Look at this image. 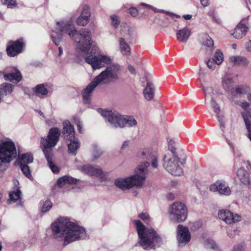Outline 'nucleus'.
Here are the masks:
<instances>
[{"mask_svg":"<svg viewBox=\"0 0 251 251\" xmlns=\"http://www.w3.org/2000/svg\"><path fill=\"white\" fill-rule=\"evenodd\" d=\"M201 5L203 7H206L209 6L210 1L209 0H200Z\"/></svg>","mask_w":251,"mask_h":251,"instance_id":"obj_59","label":"nucleus"},{"mask_svg":"<svg viewBox=\"0 0 251 251\" xmlns=\"http://www.w3.org/2000/svg\"><path fill=\"white\" fill-rule=\"evenodd\" d=\"M176 239L179 247H182L187 244L191 240V234L188 227L178 225L176 229Z\"/></svg>","mask_w":251,"mask_h":251,"instance_id":"obj_12","label":"nucleus"},{"mask_svg":"<svg viewBox=\"0 0 251 251\" xmlns=\"http://www.w3.org/2000/svg\"><path fill=\"white\" fill-rule=\"evenodd\" d=\"M223 86L226 90H230L233 86V81L229 77H225L223 80Z\"/></svg>","mask_w":251,"mask_h":251,"instance_id":"obj_43","label":"nucleus"},{"mask_svg":"<svg viewBox=\"0 0 251 251\" xmlns=\"http://www.w3.org/2000/svg\"><path fill=\"white\" fill-rule=\"evenodd\" d=\"M115 185L118 188L123 189H128L130 188L128 177L118 178L115 180Z\"/></svg>","mask_w":251,"mask_h":251,"instance_id":"obj_29","label":"nucleus"},{"mask_svg":"<svg viewBox=\"0 0 251 251\" xmlns=\"http://www.w3.org/2000/svg\"><path fill=\"white\" fill-rule=\"evenodd\" d=\"M91 16L90 8L87 5H84L82 8L79 16L76 19V24L82 26L86 25L89 22Z\"/></svg>","mask_w":251,"mask_h":251,"instance_id":"obj_18","label":"nucleus"},{"mask_svg":"<svg viewBox=\"0 0 251 251\" xmlns=\"http://www.w3.org/2000/svg\"><path fill=\"white\" fill-rule=\"evenodd\" d=\"M205 246L208 249H216L217 245L215 241L211 239H207L204 242Z\"/></svg>","mask_w":251,"mask_h":251,"instance_id":"obj_51","label":"nucleus"},{"mask_svg":"<svg viewBox=\"0 0 251 251\" xmlns=\"http://www.w3.org/2000/svg\"><path fill=\"white\" fill-rule=\"evenodd\" d=\"M121 32L125 38H128L132 33V30L129 25H124L122 26Z\"/></svg>","mask_w":251,"mask_h":251,"instance_id":"obj_42","label":"nucleus"},{"mask_svg":"<svg viewBox=\"0 0 251 251\" xmlns=\"http://www.w3.org/2000/svg\"><path fill=\"white\" fill-rule=\"evenodd\" d=\"M34 92L36 95L40 97L47 96L50 93V91L43 84L37 85L35 88Z\"/></svg>","mask_w":251,"mask_h":251,"instance_id":"obj_34","label":"nucleus"},{"mask_svg":"<svg viewBox=\"0 0 251 251\" xmlns=\"http://www.w3.org/2000/svg\"><path fill=\"white\" fill-rule=\"evenodd\" d=\"M138 237V244L145 250L152 249L161 242V237L152 228H148L139 220L133 221Z\"/></svg>","mask_w":251,"mask_h":251,"instance_id":"obj_3","label":"nucleus"},{"mask_svg":"<svg viewBox=\"0 0 251 251\" xmlns=\"http://www.w3.org/2000/svg\"><path fill=\"white\" fill-rule=\"evenodd\" d=\"M9 198L11 201L13 202L20 201H21V191L19 188L16 187L9 193Z\"/></svg>","mask_w":251,"mask_h":251,"instance_id":"obj_36","label":"nucleus"},{"mask_svg":"<svg viewBox=\"0 0 251 251\" xmlns=\"http://www.w3.org/2000/svg\"><path fill=\"white\" fill-rule=\"evenodd\" d=\"M47 123L50 126H53L57 123L56 120L54 118H51L47 121Z\"/></svg>","mask_w":251,"mask_h":251,"instance_id":"obj_61","label":"nucleus"},{"mask_svg":"<svg viewBox=\"0 0 251 251\" xmlns=\"http://www.w3.org/2000/svg\"><path fill=\"white\" fill-rule=\"evenodd\" d=\"M18 160L20 164H28L33 162V156L30 152L18 155Z\"/></svg>","mask_w":251,"mask_h":251,"instance_id":"obj_31","label":"nucleus"},{"mask_svg":"<svg viewBox=\"0 0 251 251\" xmlns=\"http://www.w3.org/2000/svg\"><path fill=\"white\" fill-rule=\"evenodd\" d=\"M142 159L151 161V166L154 168L158 167V152L155 148H148L142 149L139 155Z\"/></svg>","mask_w":251,"mask_h":251,"instance_id":"obj_13","label":"nucleus"},{"mask_svg":"<svg viewBox=\"0 0 251 251\" xmlns=\"http://www.w3.org/2000/svg\"><path fill=\"white\" fill-rule=\"evenodd\" d=\"M103 117L115 127L123 128L125 127V115L106 109L99 108L97 110Z\"/></svg>","mask_w":251,"mask_h":251,"instance_id":"obj_10","label":"nucleus"},{"mask_svg":"<svg viewBox=\"0 0 251 251\" xmlns=\"http://www.w3.org/2000/svg\"><path fill=\"white\" fill-rule=\"evenodd\" d=\"M155 89L153 84L150 81H147L146 86L143 90V95L145 99L149 101L153 99Z\"/></svg>","mask_w":251,"mask_h":251,"instance_id":"obj_23","label":"nucleus"},{"mask_svg":"<svg viewBox=\"0 0 251 251\" xmlns=\"http://www.w3.org/2000/svg\"><path fill=\"white\" fill-rule=\"evenodd\" d=\"M108 176V174L107 172L103 171L99 166H95L92 176L101 181H104L107 179Z\"/></svg>","mask_w":251,"mask_h":251,"instance_id":"obj_32","label":"nucleus"},{"mask_svg":"<svg viewBox=\"0 0 251 251\" xmlns=\"http://www.w3.org/2000/svg\"><path fill=\"white\" fill-rule=\"evenodd\" d=\"M163 12L165 13L166 14H167L169 17H170L173 19L180 18V16L177 15L173 13H171L169 12H166L164 10H163V12H162V13H163Z\"/></svg>","mask_w":251,"mask_h":251,"instance_id":"obj_58","label":"nucleus"},{"mask_svg":"<svg viewBox=\"0 0 251 251\" xmlns=\"http://www.w3.org/2000/svg\"><path fill=\"white\" fill-rule=\"evenodd\" d=\"M204 92L205 94V100L208 105L214 110L218 118L222 117L223 115L221 109L218 104L214 100L215 94L213 89L211 88H207L204 89Z\"/></svg>","mask_w":251,"mask_h":251,"instance_id":"obj_16","label":"nucleus"},{"mask_svg":"<svg viewBox=\"0 0 251 251\" xmlns=\"http://www.w3.org/2000/svg\"><path fill=\"white\" fill-rule=\"evenodd\" d=\"M52 237L64 246L83 239L86 237L85 228L66 217H61L50 226Z\"/></svg>","mask_w":251,"mask_h":251,"instance_id":"obj_2","label":"nucleus"},{"mask_svg":"<svg viewBox=\"0 0 251 251\" xmlns=\"http://www.w3.org/2000/svg\"><path fill=\"white\" fill-rule=\"evenodd\" d=\"M48 165L53 173L57 174L59 172V168L55 165L51 160V155L46 156Z\"/></svg>","mask_w":251,"mask_h":251,"instance_id":"obj_41","label":"nucleus"},{"mask_svg":"<svg viewBox=\"0 0 251 251\" xmlns=\"http://www.w3.org/2000/svg\"><path fill=\"white\" fill-rule=\"evenodd\" d=\"M125 127L126 126L131 127L136 126L137 122L134 117L125 115Z\"/></svg>","mask_w":251,"mask_h":251,"instance_id":"obj_39","label":"nucleus"},{"mask_svg":"<svg viewBox=\"0 0 251 251\" xmlns=\"http://www.w3.org/2000/svg\"><path fill=\"white\" fill-rule=\"evenodd\" d=\"M192 34L191 29L185 27L176 32V38L182 43H186Z\"/></svg>","mask_w":251,"mask_h":251,"instance_id":"obj_22","label":"nucleus"},{"mask_svg":"<svg viewBox=\"0 0 251 251\" xmlns=\"http://www.w3.org/2000/svg\"><path fill=\"white\" fill-rule=\"evenodd\" d=\"M14 90V85L12 84L3 83L0 85V102L3 95L10 94Z\"/></svg>","mask_w":251,"mask_h":251,"instance_id":"obj_28","label":"nucleus"},{"mask_svg":"<svg viewBox=\"0 0 251 251\" xmlns=\"http://www.w3.org/2000/svg\"><path fill=\"white\" fill-rule=\"evenodd\" d=\"M249 27L243 23H239L233 32L231 33V35L236 39L240 40L246 36Z\"/></svg>","mask_w":251,"mask_h":251,"instance_id":"obj_19","label":"nucleus"},{"mask_svg":"<svg viewBox=\"0 0 251 251\" xmlns=\"http://www.w3.org/2000/svg\"><path fill=\"white\" fill-rule=\"evenodd\" d=\"M150 163L148 161H144L139 164L135 171V174L128 177L130 188L141 186L146 178L148 168Z\"/></svg>","mask_w":251,"mask_h":251,"instance_id":"obj_9","label":"nucleus"},{"mask_svg":"<svg viewBox=\"0 0 251 251\" xmlns=\"http://www.w3.org/2000/svg\"><path fill=\"white\" fill-rule=\"evenodd\" d=\"M57 28L53 30L51 37L53 42L58 46L62 40V33H67L75 42L77 50L87 52L91 47H96L97 43L92 39L91 30L82 28L76 31L75 26L69 22H57Z\"/></svg>","mask_w":251,"mask_h":251,"instance_id":"obj_1","label":"nucleus"},{"mask_svg":"<svg viewBox=\"0 0 251 251\" xmlns=\"http://www.w3.org/2000/svg\"><path fill=\"white\" fill-rule=\"evenodd\" d=\"M120 70V66L118 64H113L107 67L93 80L98 85L108 84L118 78Z\"/></svg>","mask_w":251,"mask_h":251,"instance_id":"obj_7","label":"nucleus"},{"mask_svg":"<svg viewBox=\"0 0 251 251\" xmlns=\"http://www.w3.org/2000/svg\"><path fill=\"white\" fill-rule=\"evenodd\" d=\"M98 85L93 80L83 92V98L86 102H89L92 92Z\"/></svg>","mask_w":251,"mask_h":251,"instance_id":"obj_26","label":"nucleus"},{"mask_svg":"<svg viewBox=\"0 0 251 251\" xmlns=\"http://www.w3.org/2000/svg\"><path fill=\"white\" fill-rule=\"evenodd\" d=\"M242 116L248 130L247 136L251 142V116L250 113L248 111H246L242 113Z\"/></svg>","mask_w":251,"mask_h":251,"instance_id":"obj_30","label":"nucleus"},{"mask_svg":"<svg viewBox=\"0 0 251 251\" xmlns=\"http://www.w3.org/2000/svg\"><path fill=\"white\" fill-rule=\"evenodd\" d=\"M25 46V43L23 39H19L15 41H9L7 45L6 51L8 56L14 57L22 52Z\"/></svg>","mask_w":251,"mask_h":251,"instance_id":"obj_17","label":"nucleus"},{"mask_svg":"<svg viewBox=\"0 0 251 251\" xmlns=\"http://www.w3.org/2000/svg\"><path fill=\"white\" fill-rule=\"evenodd\" d=\"M168 213L171 221L179 223L183 222L186 220L188 210L184 203L176 201L169 206Z\"/></svg>","mask_w":251,"mask_h":251,"instance_id":"obj_5","label":"nucleus"},{"mask_svg":"<svg viewBox=\"0 0 251 251\" xmlns=\"http://www.w3.org/2000/svg\"><path fill=\"white\" fill-rule=\"evenodd\" d=\"M230 64L236 66L246 67L249 64V61L247 58L241 56H231L229 58Z\"/></svg>","mask_w":251,"mask_h":251,"instance_id":"obj_24","label":"nucleus"},{"mask_svg":"<svg viewBox=\"0 0 251 251\" xmlns=\"http://www.w3.org/2000/svg\"><path fill=\"white\" fill-rule=\"evenodd\" d=\"M209 189L212 192H218L224 196H229L231 192L228 184L223 180L216 181L209 186Z\"/></svg>","mask_w":251,"mask_h":251,"instance_id":"obj_14","label":"nucleus"},{"mask_svg":"<svg viewBox=\"0 0 251 251\" xmlns=\"http://www.w3.org/2000/svg\"><path fill=\"white\" fill-rule=\"evenodd\" d=\"M74 122L77 125V128L78 132L79 133L83 132V127H82V123L80 120L78 118H74Z\"/></svg>","mask_w":251,"mask_h":251,"instance_id":"obj_54","label":"nucleus"},{"mask_svg":"<svg viewBox=\"0 0 251 251\" xmlns=\"http://www.w3.org/2000/svg\"><path fill=\"white\" fill-rule=\"evenodd\" d=\"M206 64L208 68L211 71L214 70L216 68L218 65L215 62L214 59H209L206 61Z\"/></svg>","mask_w":251,"mask_h":251,"instance_id":"obj_52","label":"nucleus"},{"mask_svg":"<svg viewBox=\"0 0 251 251\" xmlns=\"http://www.w3.org/2000/svg\"><path fill=\"white\" fill-rule=\"evenodd\" d=\"M91 152L94 159L99 158L103 153L102 150L96 144H93L91 148Z\"/></svg>","mask_w":251,"mask_h":251,"instance_id":"obj_38","label":"nucleus"},{"mask_svg":"<svg viewBox=\"0 0 251 251\" xmlns=\"http://www.w3.org/2000/svg\"><path fill=\"white\" fill-rule=\"evenodd\" d=\"M250 90V88L247 86H239L236 88V92L239 94H244Z\"/></svg>","mask_w":251,"mask_h":251,"instance_id":"obj_50","label":"nucleus"},{"mask_svg":"<svg viewBox=\"0 0 251 251\" xmlns=\"http://www.w3.org/2000/svg\"><path fill=\"white\" fill-rule=\"evenodd\" d=\"M215 62L218 65H220L223 61L224 57L223 53L219 51H217L215 52L214 58H213Z\"/></svg>","mask_w":251,"mask_h":251,"instance_id":"obj_45","label":"nucleus"},{"mask_svg":"<svg viewBox=\"0 0 251 251\" xmlns=\"http://www.w3.org/2000/svg\"><path fill=\"white\" fill-rule=\"evenodd\" d=\"M84 60L94 70L116 64L113 63V59L109 56L103 53L90 54L85 57Z\"/></svg>","mask_w":251,"mask_h":251,"instance_id":"obj_8","label":"nucleus"},{"mask_svg":"<svg viewBox=\"0 0 251 251\" xmlns=\"http://www.w3.org/2000/svg\"><path fill=\"white\" fill-rule=\"evenodd\" d=\"M3 77L5 80L16 83L20 82L22 79L21 73L19 70L16 68H14L11 72L5 74Z\"/></svg>","mask_w":251,"mask_h":251,"instance_id":"obj_20","label":"nucleus"},{"mask_svg":"<svg viewBox=\"0 0 251 251\" xmlns=\"http://www.w3.org/2000/svg\"><path fill=\"white\" fill-rule=\"evenodd\" d=\"M232 251H245V250L242 245H237L233 247Z\"/></svg>","mask_w":251,"mask_h":251,"instance_id":"obj_60","label":"nucleus"},{"mask_svg":"<svg viewBox=\"0 0 251 251\" xmlns=\"http://www.w3.org/2000/svg\"><path fill=\"white\" fill-rule=\"evenodd\" d=\"M52 206V203L49 200L41 201L39 204V210L42 213L49 211Z\"/></svg>","mask_w":251,"mask_h":251,"instance_id":"obj_35","label":"nucleus"},{"mask_svg":"<svg viewBox=\"0 0 251 251\" xmlns=\"http://www.w3.org/2000/svg\"><path fill=\"white\" fill-rule=\"evenodd\" d=\"M130 144V141H129V140L125 141L123 143V144L121 146V147L120 148L121 151H125L126 149H127L129 147Z\"/></svg>","mask_w":251,"mask_h":251,"instance_id":"obj_55","label":"nucleus"},{"mask_svg":"<svg viewBox=\"0 0 251 251\" xmlns=\"http://www.w3.org/2000/svg\"><path fill=\"white\" fill-rule=\"evenodd\" d=\"M20 167L23 173L28 178H31L32 176L30 173V171L29 167L26 164H20Z\"/></svg>","mask_w":251,"mask_h":251,"instance_id":"obj_46","label":"nucleus"},{"mask_svg":"<svg viewBox=\"0 0 251 251\" xmlns=\"http://www.w3.org/2000/svg\"><path fill=\"white\" fill-rule=\"evenodd\" d=\"M1 3L9 8H14L16 6V0H0Z\"/></svg>","mask_w":251,"mask_h":251,"instance_id":"obj_48","label":"nucleus"},{"mask_svg":"<svg viewBox=\"0 0 251 251\" xmlns=\"http://www.w3.org/2000/svg\"><path fill=\"white\" fill-rule=\"evenodd\" d=\"M7 162L0 158V178L1 177L7 169Z\"/></svg>","mask_w":251,"mask_h":251,"instance_id":"obj_49","label":"nucleus"},{"mask_svg":"<svg viewBox=\"0 0 251 251\" xmlns=\"http://www.w3.org/2000/svg\"><path fill=\"white\" fill-rule=\"evenodd\" d=\"M129 12L130 14L134 17H135L138 15V11L137 9L135 7H131L129 9Z\"/></svg>","mask_w":251,"mask_h":251,"instance_id":"obj_57","label":"nucleus"},{"mask_svg":"<svg viewBox=\"0 0 251 251\" xmlns=\"http://www.w3.org/2000/svg\"><path fill=\"white\" fill-rule=\"evenodd\" d=\"M66 139L67 141V145L68 151L72 155H75L77 151L80 147V142L79 140L74 136L71 138H67Z\"/></svg>","mask_w":251,"mask_h":251,"instance_id":"obj_21","label":"nucleus"},{"mask_svg":"<svg viewBox=\"0 0 251 251\" xmlns=\"http://www.w3.org/2000/svg\"><path fill=\"white\" fill-rule=\"evenodd\" d=\"M128 69L129 71L131 74H135V68H134L133 66H132L131 65H128Z\"/></svg>","mask_w":251,"mask_h":251,"instance_id":"obj_64","label":"nucleus"},{"mask_svg":"<svg viewBox=\"0 0 251 251\" xmlns=\"http://www.w3.org/2000/svg\"><path fill=\"white\" fill-rule=\"evenodd\" d=\"M110 18L111 21L112 26L117 28L120 23L119 18L117 15L113 14L110 16Z\"/></svg>","mask_w":251,"mask_h":251,"instance_id":"obj_47","label":"nucleus"},{"mask_svg":"<svg viewBox=\"0 0 251 251\" xmlns=\"http://www.w3.org/2000/svg\"><path fill=\"white\" fill-rule=\"evenodd\" d=\"M95 166L90 164H84L80 165L78 167V169L82 173L92 176Z\"/></svg>","mask_w":251,"mask_h":251,"instance_id":"obj_37","label":"nucleus"},{"mask_svg":"<svg viewBox=\"0 0 251 251\" xmlns=\"http://www.w3.org/2000/svg\"><path fill=\"white\" fill-rule=\"evenodd\" d=\"M60 137L59 130L56 127L51 128L47 137L40 139V148L45 156L51 155V150L57 144Z\"/></svg>","mask_w":251,"mask_h":251,"instance_id":"obj_6","label":"nucleus"},{"mask_svg":"<svg viewBox=\"0 0 251 251\" xmlns=\"http://www.w3.org/2000/svg\"><path fill=\"white\" fill-rule=\"evenodd\" d=\"M63 131L65 138L75 136L74 126L69 120H65L63 123Z\"/></svg>","mask_w":251,"mask_h":251,"instance_id":"obj_25","label":"nucleus"},{"mask_svg":"<svg viewBox=\"0 0 251 251\" xmlns=\"http://www.w3.org/2000/svg\"><path fill=\"white\" fill-rule=\"evenodd\" d=\"M175 141L172 139H170L168 142V148L169 150L171 151L170 152L168 153H173L175 154V151L176 150V148L175 147Z\"/></svg>","mask_w":251,"mask_h":251,"instance_id":"obj_53","label":"nucleus"},{"mask_svg":"<svg viewBox=\"0 0 251 251\" xmlns=\"http://www.w3.org/2000/svg\"><path fill=\"white\" fill-rule=\"evenodd\" d=\"M141 5L144 6L147 8L152 9L155 12H163V10H158L156 8L153 7L149 4H146L145 3H141Z\"/></svg>","mask_w":251,"mask_h":251,"instance_id":"obj_56","label":"nucleus"},{"mask_svg":"<svg viewBox=\"0 0 251 251\" xmlns=\"http://www.w3.org/2000/svg\"><path fill=\"white\" fill-rule=\"evenodd\" d=\"M246 49L250 52H251V40H249L246 44Z\"/></svg>","mask_w":251,"mask_h":251,"instance_id":"obj_62","label":"nucleus"},{"mask_svg":"<svg viewBox=\"0 0 251 251\" xmlns=\"http://www.w3.org/2000/svg\"><path fill=\"white\" fill-rule=\"evenodd\" d=\"M219 218L226 224L231 225L241 221V216L228 210H221L218 212Z\"/></svg>","mask_w":251,"mask_h":251,"instance_id":"obj_15","label":"nucleus"},{"mask_svg":"<svg viewBox=\"0 0 251 251\" xmlns=\"http://www.w3.org/2000/svg\"><path fill=\"white\" fill-rule=\"evenodd\" d=\"M240 106H241L242 108L246 109L249 107V104L247 101H243L241 102Z\"/></svg>","mask_w":251,"mask_h":251,"instance_id":"obj_63","label":"nucleus"},{"mask_svg":"<svg viewBox=\"0 0 251 251\" xmlns=\"http://www.w3.org/2000/svg\"><path fill=\"white\" fill-rule=\"evenodd\" d=\"M78 181V179L73 178L70 176H65L60 177L58 179L57 184L59 187H62L67 184H75Z\"/></svg>","mask_w":251,"mask_h":251,"instance_id":"obj_27","label":"nucleus"},{"mask_svg":"<svg viewBox=\"0 0 251 251\" xmlns=\"http://www.w3.org/2000/svg\"><path fill=\"white\" fill-rule=\"evenodd\" d=\"M119 48L121 53L123 55L126 56L130 55V47L124 38H120L119 39Z\"/></svg>","mask_w":251,"mask_h":251,"instance_id":"obj_33","label":"nucleus"},{"mask_svg":"<svg viewBox=\"0 0 251 251\" xmlns=\"http://www.w3.org/2000/svg\"><path fill=\"white\" fill-rule=\"evenodd\" d=\"M202 44L206 48H211L213 45L211 38L208 35H204L201 39Z\"/></svg>","mask_w":251,"mask_h":251,"instance_id":"obj_40","label":"nucleus"},{"mask_svg":"<svg viewBox=\"0 0 251 251\" xmlns=\"http://www.w3.org/2000/svg\"><path fill=\"white\" fill-rule=\"evenodd\" d=\"M139 218L143 220L146 224L150 223L151 221V218L147 212H142L138 215Z\"/></svg>","mask_w":251,"mask_h":251,"instance_id":"obj_44","label":"nucleus"},{"mask_svg":"<svg viewBox=\"0 0 251 251\" xmlns=\"http://www.w3.org/2000/svg\"><path fill=\"white\" fill-rule=\"evenodd\" d=\"M17 155V150L14 142L10 139L0 142V158L9 163Z\"/></svg>","mask_w":251,"mask_h":251,"instance_id":"obj_11","label":"nucleus"},{"mask_svg":"<svg viewBox=\"0 0 251 251\" xmlns=\"http://www.w3.org/2000/svg\"><path fill=\"white\" fill-rule=\"evenodd\" d=\"M163 166L170 174L180 176L183 174V164L180 159L173 153H167L163 159Z\"/></svg>","mask_w":251,"mask_h":251,"instance_id":"obj_4","label":"nucleus"}]
</instances>
